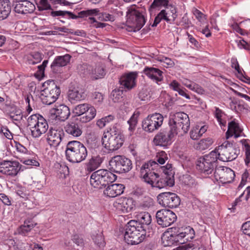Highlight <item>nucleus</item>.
<instances>
[{
    "mask_svg": "<svg viewBox=\"0 0 250 250\" xmlns=\"http://www.w3.org/2000/svg\"><path fill=\"white\" fill-rule=\"evenodd\" d=\"M162 167L155 161L150 160L145 163L141 168V174H144V181L151 187L159 189L166 186L172 187L174 185V179L172 176H160L158 173L155 172V169Z\"/></svg>",
    "mask_w": 250,
    "mask_h": 250,
    "instance_id": "obj_1",
    "label": "nucleus"
},
{
    "mask_svg": "<svg viewBox=\"0 0 250 250\" xmlns=\"http://www.w3.org/2000/svg\"><path fill=\"white\" fill-rule=\"evenodd\" d=\"M124 141V136L117 125H114L107 131L104 132L102 138L103 146L110 151L120 148L123 146Z\"/></svg>",
    "mask_w": 250,
    "mask_h": 250,
    "instance_id": "obj_2",
    "label": "nucleus"
},
{
    "mask_svg": "<svg viewBox=\"0 0 250 250\" xmlns=\"http://www.w3.org/2000/svg\"><path fill=\"white\" fill-rule=\"evenodd\" d=\"M146 13L139 7L135 5L127 8L126 12V24L129 32H136L140 30L146 22Z\"/></svg>",
    "mask_w": 250,
    "mask_h": 250,
    "instance_id": "obj_3",
    "label": "nucleus"
},
{
    "mask_svg": "<svg viewBox=\"0 0 250 250\" xmlns=\"http://www.w3.org/2000/svg\"><path fill=\"white\" fill-rule=\"evenodd\" d=\"M146 236V230L144 226H139L135 220H130L126 225L124 240L128 244L138 245L145 240Z\"/></svg>",
    "mask_w": 250,
    "mask_h": 250,
    "instance_id": "obj_4",
    "label": "nucleus"
},
{
    "mask_svg": "<svg viewBox=\"0 0 250 250\" xmlns=\"http://www.w3.org/2000/svg\"><path fill=\"white\" fill-rule=\"evenodd\" d=\"M66 159L72 163H79L85 160L88 151L84 145L78 141H69L65 151Z\"/></svg>",
    "mask_w": 250,
    "mask_h": 250,
    "instance_id": "obj_5",
    "label": "nucleus"
},
{
    "mask_svg": "<svg viewBox=\"0 0 250 250\" xmlns=\"http://www.w3.org/2000/svg\"><path fill=\"white\" fill-rule=\"evenodd\" d=\"M168 126L177 135L179 133H187L190 127V121L188 116L183 112H176L170 114L169 117Z\"/></svg>",
    "mask_w": 250,
    "mask_h": 250,
    "instance_id": "obj_6",
    "label": "nucleus"
},
{
    "mask_svg": "<svg viewBox=\"0 0 250 250\" xmlns=\"http://www.w3.org/2000/svg\"><path fill=\"white\" fill-rule=\"evenodd\" d=\"M117 176L107 169H101L93 172L90 176V183L94 188H105L114 182Z\"/></svg>",
    "mask_w": 250,
    "mask_h": 250,
    "instance_id": "obj_7",
    "label": "nucleus"
},
{
    "mask_svg": "<svg viewBox=\"0 0 250 250\" xmlns=\"http://www.w3.org/2000/svg\"><path fill=\"white\" fill-rule=\"evenodd\" d=\"M218 159L223 162L235 160L240 153V149L236 143L228 141H225L214 150Z\"/></svg>",
    "mask_w": 250,
    "mask_h": 250,
    "instance_id": "obj_8",
    "label": "nucleus"
},
{
    "mask_svg": "<svg viewBox=\"0 0 250 250\" xmlns=\"http://www.w3.org/2000/svg\"><path fill=\"white\" fill-rule=\"evenodd\" d=\"M44 89L41 91L40 98L43 104L50 105L59 98L61 89L53 80H48L43 83Z\"/></svg>",
    "mask_w": 250,
    "mask_h": 250,
    "instance_id": "obj_9",
    "label": "nucleus"
},
{
    "mask_svg": "<svg viewBox=\"0 0 250 250\" xmlns=\"http://www.w3.org/2000/svg\"><path fill=\"white\" fill-rule=\"evenodd\" d=\"M218 157L215 151L199 157L196 162V168L205 174H211L217 167Z\"/></svg>",
    "mask_w": 250,
    "mask_h": 250,
    "instance_id": "obj_10",
    "label": "nucleus"
},
{
    "mask_svg": "<svg viewBox=\"0 0 250 250\" xmlns=\"http://www.w3.org/2000/svg\"><path fill=\"white\" fill-rule=\"evenodd\" d=\"M27 124L31 130V135L34 138L40 137L48 129L46 120L39 114L31 115L27 119Z\"/></svg>",
    "mask_w": 250,
    "mask_h": 250,
    "instance_id": "obj_11",
    "label": "nucleus"
},
{
    "mask_svg": "<svg viewBox=\"0 0 250 250\" xmlns=\"http://www.w3.org/2000/svg\"><path fill=\"white\" fill-rule=\"evenodd\" d=\"M109 169L111 172L122 174L129 171L132 168V161L123 155H116L109 162Z\"/></svg>",
    "mask_w": 250,
    "mask_h": 250,
    "instance_id": "obj_12",
    "label": "nucleus"
},
{
    "mask_svg": "<svg viewBox=\"0 0 250 250\" xmlns=\"http://www.w3.org/2000/svg\"><path fill=\"white\" fill-rule=\"evenodd\" d=\"M73 113L77 116H81L80 121L87 123L93 119L96 114L95 108L87 104H80L73 109Z\"/></svg>",
    "mask_w": 250,
    "mask_h": 250,
    "instance_id": "obj_13",
    "label": "nucleus"
},
{
    "mask_svg": "<svg viewBox=\"0 0 250 250\" xmlns=\"http://www.w3.org/2000/svg\"><path fill=\"white\" fill-rule=\"evenodd\" d=\"M177 134L169 127L161 129L154 136V144L157 146L167 147L174 141Z\"/></svg>",
    "mask_w": 250,
    "mask_h": 250,
    "instance_id": "obj_14",
    "label": "nucleus"
},
{
    "mask_svg": "<svg viewBox=\"0 0 250 250\" xmlns=\"http://www.w3.org/2000/svg\"><path fill=\"white\" fill-rule=\"evenodd\" d=\"M163 121L164 117L160 113L149 115L142 121V128L146 132H152L162 126Z\"/></svg>",
    "mask_w": 250,
    "mask_h": 250,
    "instance_id": "obj_15",
    "label": "nucleus"
},
{
    "mask_svg": "<svg viewBox=\"0 0 250 250\" xmlns=\"http://www.w3.org/2000/svg\"><path fill=\"white\" fill-rule=\"evenodd\" d=\"M172 241L179 244H183L190 241L195 237V231L190 226L178 228L176 231L170 234Z\"/></svg>",
    "mask_w": 250,
    "mask_h": 250,
    "instance_id": "obj_16",
    "label": "nucleus"
},
{
    "mask_svg": "<svg viewBox=\"0 0 250 250\" xmlns=\"http://www.w3.org/2000/svg\"><path fill=\"white\" fill-rule=\"evenodd\" d=\"M158 203L164 207L176 208L180 204V197L175 193L171 192H163L157 196Z\"/></svg>",
    "mask_w": 250,
    "mask_h": 250,
    "instance_id": "obj_17",
    "label": "nucleus"
},
{
    "mask_svg": "<svg viewBox=\"0 0 250 250\" xmlns=\"http://www.w3.org/2000/svg\"><path fill=\"white\" fill-rule=\"evenodd\" d=\"M156 219L159 225L163 228H166L176 221L177 216L170 210L162 209L157 211Z\"/></svg>",
    "mask_w": 250,
    "mask_h": 250,
    "instance_id": "obj_18",
    "label": "nucleus"
},
{
    "mask_svg": "<svg viewBox=\"0 0 250 250\" xmlns=\"http://www.w3.org/2000/svg\"><path fill=\"white\" fill-rule=\"evenodd\" d=\"M214 176L217 181L222 184L231 182L235 177L234 172L230 168L219 167L215 169Z\"/></svg>",
    "mask_w": 250,
    "mask_h": 250,
    "instance_id": "obj_19",
    "label": "nucleus"
},
{
    "mask_svg": "<svg viewBox=\"0 0 250 250\" xmlns=\"http://www.w3.org/2000/svg\"><path fill=\"white\" fill-rule=\"evenodd\" d=\"M21 165L18 161H4L0 163V172L12 177L17 175Z\"/></svg>",
    "mask_w": 250,
    "mask_h": 250,
    "instance_id": "obj_20",
    "label": "nucleus"
},
{
    "mask_svg": "<svg viewBox=\"0 0 250 250\" xmlns=\"http://www.w3.org/2000/svg\"><path fill=\"white\" fill-rule=\"evenodd\" d=\"M99 10L98 9H89L82 11L78 13V15H76L73 13L68 11H52L50 12V15L52 17L62 16L68 15L70 19H77L78 18H83L88 16L97 15Z\"/></svg>",
    "mask_w": 250,
    "mask_h": 250,
    "instance_id": "obj_21",
    "label": "nucleus"
},
{
    "mask_svg": "<svg viewBox=\"0 0 250 250\" xmlns=\"http://www.w3.org/2000/svg\"><path fill=\"white\" fill-rule=\"evenodd\" d=\"M138 76L137 72H131L122 75L119 79V83L122 86L121 88L126 90H129L136 85V79Z\"/></svg>",
    "mask_w": 250,
    "mask_h": 250,
    "instance_id": "obj_22",
    "label": "nucleus"
},
{
    "mask_svg": "<svg viewBox=\"0 0 250 250\" xmlns=\"http://www.w3.org/2000/svg\"><path fill=\"white\" fill-rule=\"evenodd\" d=\"M14 11L18 14L25 15L33 12L35 6L32 2L27 0H20L13 3Z\"/></svg>",
    "mask_w": 250,
    "mask_h": 250,
    "instance_id": "obj_23",
    "label": "nucleus"
},
{
    "mask_svg": "<svg viewBox=\"0 0 250 250\" xmlns=\"http://www.w3.org/2000/svg\"><path fill=\"white\" fill-rule=\"evenodd\" d=\"M64 135L63 130L50 128L47 133V141L50 146H58Z\"/></svg>",
    "mask_w": 250,
    "mask_h": 250,
    "instance_id": "obj_24",
    "label": "nucleus"
},
{
    "mask_svg": "<svg viewBox=\"0 0 250 250\" xmlns=\"http://www.w3.org/2000/svg\"><path fill=\"white\" fill-rule=\"evenodd\" d=\"M143 72L149 78L158 84L163 80V72L157 68L146 66L144 68Z\"/></svg>",
    "mask_w": 250,
    "mask_h": 250,
    "instance_id": "obj_25",
    "label": "nucleus"
},
{
    "mask_svg": "<svg viewBox=\"0 0 250 250\" xmlns=\"http://www.w3.org/2000/svg\"><path fill=\"white\" fill-rule=\"evenodd\" d=\"M104 191L105 196L109 198H114L122 194L125 188L124 185L121 184H109Z\"/></svg>",
    "mask_w": 250,
    "mask_h": 250,
    "instance_id": "obj_26",
    "label": "nucleus"
},
{
    "mask_svg": "<svg viewBox=\"0 0 250 250\" xmlns=\"http://www.w3.org/2000/svg\"><path fill=\"white\" fill-rule=\"evenodd\" d=\"M65 132L74 137H79L82 134V125L78 122H69L64 127Z\"/></svg>",
    "mask_w": 250,
    "mask_h": 250,
    "instance_id": "obj_27",
    "label": "nucleus"
},
{
    "mask_svg": "<svg viewBox=\"0 0 250 250\" xmlns=\"http://www.w3.org/2000/svg\"><path fill=\"white\" fill-rule=\"evenodd\" d=\"M51 114L55 116L57 120L64 121L68 118L70 112L68 106L64 104H60L51 110Z\"/></svg>",
    "mask_w": 250,
    "mask_h": 250,
    "instance_id": "obj_28",
    "label": "nucleus"
},
{
    "mask_svg": "<svg viewBox=\"0 0 250 250\" xmlns=\"http://www.w3.org/2000/svg\"><path fill=\"white\" fill-rule=\"evenodd\" d=\"M243 128H242L239 124L234 120L231 121L228 124V130L226 133V138L228 139L229 137L234 135L235 138L240 136H245L243 133Z\"/></svg>",
    "mask_w": 250,
    "mask_h": 250,
    "instance_id": "obj_29",
    "label": "nucleus"
},
{
    "mask_svg": "<svg viewBox=\"0 0 250 250\" xmlns=\"http://www.w3.org/2000/svg\"><path fill=\"white\" fill-rule=\"evenodd\" d=\"M68 100L71 103L80 101L85 98L84 92L81 88L77 87L70 88L67 93Z\"/></svg>",
    "mask_w": 250,
    "mask_h": 250,
    "instance_id": "obj_30",
    "label": "nucleus"
},
{
    "mask_svg": "<svg viewBox=\"0 0 250 250\" xmlns=\"http://www.w3.org/2000/svg\"><path fill=\"white\" fill-rule=\"evenodd\" d=\"M115 206L123 212H129L134 208V204L132 198H123L116 202Z\"/></svg>",
    "mask_w": 250,
    "mask_h": 250,
    "instance_id": "obj_31",
    "label": "nucleus"
},
{
    "mask_svg": "<svg viewBox=\"0 0 250 250\" xmlns=\"http://www.w3.org/2000/svg\"><path fill=\"white\" fill-rule=\"evenodd\" d=\"M71 56L69 54L57 57L51 65V68L54 73H57L58 68L65 66L69 62Z\"/></svg>",
    "mask_w": 250,
    "mask_h": 250,
    "instance_id": "obj_32",
    "label": "nucleus"
},
{
    "mask_svg": "<svg viewBox=\"0 0 250 250\" xmlns=\"http://www.w3.org/2000/svg\"><path fill=\"white\" fill-rule=\"evenodd\" d=\"M103 162V159L99 156H93L86 163L85 170L91 172L98 168Z\"/></svg>",
    "mask_w": 250,
    "mask_h": 250,
    "instance_id": "obj_33",
    "label": "nucleus"
},
{
    "mask_svg": "<svg viewBox=\"0 0 250 250\" xmlns=\"http://www.w3.org/2000/svg\"><path fill=\"white\" fill-rule=\"evenodd\" d=\"M11 11L10 2L9 0H0V21L8 18Z\"/></svg>",
    "mask_w": 250,
    "mask_h": 250,
    "instance_id": "obj_34",
    "label": "nucleus"
},
{
    "mask_svg": "<svg viewBox=\"0 0 250 250\" xmlns=\"http://www.w3.org/2000/svg\"><path fill=\"white\" fill-rule=\"evenodd\" d=\"M43 55L39 52H32L26 55L24 59L26 63L30 65H35L40 62L43 59Z\"/></svg>",
    "mask_w": 250,
    "mask_h": 250,
    "instance_id": "obj_35",
    "label": "nucleus"
},
{
    "mask_svg": "<svg viewBox=\"0 0 250 250\" xmlns=\"http://www.w3.org/2000/svg\"><path fill=\"white\" fill-rule=\"evenodd\" d=\"M137 220H135L139 224V226H144L145 230L146 228L151 222V216L147 212H142L137 215Z\"/></svg>",
    "mask_w": 250,
    "mask_h": 250,
    "instance_id": "obj_36",
    "label": "nucleus"
},
{
    "mask_svg": "<svg viewBox=\"0 0 250 250\" xmlns=\"http://www.w3.org/2000/svg\"><path fill=\"white\" fill-rule=\"evenodd\" d=\"M214 109L213 115L215 118L217 119L221 128L225 130L224 128L226 127L227 124V121L226 120V114L219 107H214Z\"/></svg>",
    "mask_w": 250,
    "mask_h": 250,
    "instance_id": "obj_37",
    "label": "nucleus"
},
{
    "mask_svg": "<svg viewBox=\"0 0 250 250\" xmlns=\"http://www.w3.org/2000/svg\"><path fill=\"white\" fill-rule=\"evenodd\" d=\"M213 143L212 139L210 138L201 140L195 146V148L199 150H204L208 148Z\"/></svg>",
    "mask_w": 250,
    "mask_h": 250,
    "instance_id": "obj_38",
    "label": "nucleus"
},
{
    "mask_svg": "<svg viewBox=\"0 0 250 250\" xmlns=\"http://www.w3.org/2000/svg\"><path fill=\"white\" fill-rule=\"evenodd\" d=\"M34 225L30 221H25L24 224L21 225L18 231L19 234L24 236L27 235L28 233L34 227Z\"/></svg>",
    "mask_w": 250,
    "mask_h": 250,
    "instance_id": "obj_39",
    "label": "nucleus"
},
{
    "mask_svg": "<svg viewBox=\"0 0 250 250\" xmlns=\"http://www.w3.org/2000/svg\"><path fill=\"white\" fill-rule=\"evenodd\" d=\"M206 130L205 126H202L200 129L199 127H196L190 131V137L192 140H197L206 132Z\"/></svg>",
    "mask_w": 250,
    "mask_h": 250,
    "instance_id": "obj_40",
    "label": "nucleus"
},
{
    "mask_svg": "<svg viewBox=\"0 0 250 250\" xmlns=\"http://www.w3.org/2000/svg\"><path fill=\"white\" fill-rule=\"evenodd\" d=\"M140 115L139 111H135L131 116L129 120L127 121L129 125V130L131 131H133L138 123V118Z\"/></svg>",
    "mask_w": 250,
    "mask_h": 250,
    "instance_id": "obj_41",
    "label": "nucleus"
},
{
    "mask_svg": "<svg viewBox=\"0 0 250 250\" xmlns=\"http://www.w3.org/2000/svg\"><path fill=\"white\" fill-rule=\"evenodd\" d=\"M123 88L115 89L112 90L110 98L115 103L121 102L123 98Z\"/></svg>",
    "mask_w": 250,
    "mask_h": 250,
    "instance_id": "obj_42",
    "label": "nucleus"
},
{
    "mask_svg": "<svg viewBox=\"0 0 250 250\" xmlns=\"http://www.w3.org/2000/svg\"><path fill=\"white\" fill-rule=\"evenodd\" d=\"M92 239L95 244L99 248L104 247L105 245L104 237L102 232L100 233L93 234Z\"/></svg>",
    "mask_w": 250,
    "mask_h": 250,
    "instance_id": "obj_43",
    "label": "nucleus"
},
{
    "mask_svg": "<svg viewBox=\"0 0 250 250\" xmlns=\"http://www.w3.org/2000/svg\"><path fill=\"white\" fill-rule=\"evenodd\" d=\"M105 74V72L104 67L100 65L96 66L92 70V75L95 79L102 78Z\"/></svg>",
    "mask_w": 250,
    "mask_h": 250,
    "instance_id": "obj_44",
    "label": "nucleus"
},
{
    "mask_svg": "<svg viewBox=\"0 0 250 250\" xmlns=\"http://www.w3.org/2000/svg\"><path fill=\"white\" fill-rule=\"evenodd\" d=\"M242 145L244 146V149L245 152L246 158L245 163L248 165L250 162V145L248 143V140L243 139L240 141Z\"/></svg>",
    "mask_w": 250,
    "mask_h": 250,
    "instance_id": "obj_45",
    "label": "nucleus"
},
{
    "mask_svg": "<svg viewBox=\"0 0 250 250\" xmlns=\"http://www.w3.org/2000/svg\"><path fill=\"white\" fill-rule=\"evenodd\" d=\"M180 180L182 184L188 187H193L196 185L195 179L188 174L183 175Z\"/></svg>",
    "mask_w": 250,
    "mask_h": 250,
    "instance_id": "obj_46",
    "label": "nucleus"
},
{
    "mask_svg": "<svg viewBox=\"0 0 250 250\" xmlns=\"http://www.w3.org/2000/svg\"><path fill=\"white\" fill-rule=\"evenodd\" d=\"M162 20L166 21L167 22H169V21L170 20V19H168V18H167V17L165 15V10H161L155 18L154 22L151 25V26L156 27Z\"/></svg>",
    "mask_w": 250,
    "mask_h": 250,
    "instance_id": "obj_47",
    "label": "nucleus"
},
{
    "mask_svg": "<svg viewBox=\"0 0 250 250\" xmlns=\"http://www.w3.org/2000/svg\"><path fill=\"white\" fill-rule=\"evenodd\" d=\"M168 2L167 0H154L150 6V10L155 8L159 9L163 6H167Z\"/></svg>",
    "mask_w": 250,
    "mask_h": 250,
    "instance_id": "obj_48",
    "label": "nucleus"
},
{
    "mask_svg": "<svg viewBox=\"0 0 250 250\" xmlns=\"http://www.w3.org/2000/svg\"><path fill=\"white\" fill-rule=\"evenodd\" d=\"M185 85L189 89L194 91L199 94H202L204 92L202 87L195 83H185Z\"/></svg>",
    "mask_w": 250,
    "mask_h": 250,
    "instance_id": "obj_49",
    "label": "nucleus"
},
{
    "mask_svg": "<svg viewBox=\"0 0 250 250\" xmlns=\"http://www.w3.org/2000/svg\"><path fill=\"white\" fill-rule=\"evenodd\" d=\"M16 194L20 197L27 200L30 195L29 191L25 187H21L16 190Z\"/></svg>",
    "mask_w": 250,
    "mask_h": 250,
    "instance_id": "obj_50",
    "label": "nucleus"
},
{
    "mask_svg": "<svg viewBox=\"0 0 250 250\" xmlns=\"http://www.w3.org/2000/svg\"><path fill=\"white\" fill-rule=\"evenodd\" d=\"M167 159V154L164 151L158 152L156 156V161L161 165L165 164Z\"/></svg>",
    "mask_w": 250,
    "mask_h": 250,
    "instance_id": "obj_51",
    "label": "nucleus"
},
{
    "mask_svg": "<svg viewBox=\"0 0 250 250\" xmlns=\"http://www.w3.org/2000/svg\"><path fill=\"white\" fill-rule=\"evenodd\" d=\"M172 9L171 10L167 11L165 10V15L167 17V18H168V19H170L169 22L173 21L177 16L176 9L174 7H172Z\"/></svg>",
    "mask_w": 250,
    "mask_h": 250,
    "instance_id": "obj_52",
    "label": "nucleus"
},
{
    "mask_svg": "<svg viewBox=\"0 0 250 250\" xmlns=\"http://www.w3.org/2000/svg\"><path fill=\"white\" fill-rule=\"evenodd\" d=\"M0 200L5 205L9 206L12 205V198L5 193H0Z\"/></svg>",
    "mask_w": 250,
    "mask_h": 250,
    "instance_id": "obj_53",
    "label": "nucleus"
},
{
    "mask_svg": "<svg viewBox=\"0 0 250 250\" xmlns=\"http://www.w3.org/2000/svg\"><path fill=\"white\" fill-rule=\"evenodd\" d=\"M144 192L145 190L144 188L138 186H135L133 188L132 194L136 197H140L143 195Z\"/></svg>",
    "mask_w": 250,
    "mask_h": 250,
    "instance_id": "obj_54",
    "label": "nucleus"
},
{
    "mask_svg": "<svg viewBox=\"0 0 250 250\" xmlns=\"http://www.w3.org/2000/svg\"><path fill=\"white\" fill-rule=\"evenodd\" d=\"M188 248L191 249V250L187 249H184V248H182L181 249L183 250H206L205 247L202 245H198L196 246L195 244H188Z\"/></svg>",
    "mask_w": 250,
    "mask_h": 250,
    "instance_id": "obj_55",
    "label": "nucleus"
},
{
    "mask_svg": "<svg viewBox=\"0 0 250 250\" xmlns=\"http://www.w3.org/2000/svg\"><path fill=\"white\" fill-rule=\"evenodd\" d=\"M89 20L90 21L92 26L96 28H104L106 24L103 22H100L96 21L95 18L93 17H89Z\"/></svg>",
    "mask_w": 250,
    "mask_h": 250,
    "instance_id": "obj_56",
    "label": "nucleus"
},
{
    "mask_svg": "<svg viewBox=\"0 0 250 250\" xmlns=\"http://www.w3.org/2000/svg\"><path fill=\"white\" fill-rule=\"evenodd\" d=\"M72 240L77 246H83L84 244L83 238L78 234L73 235Z\"/></svg>",
    "mask_w": 250,
    "mask_h": 250,
    "instance_id": "obj_57",
    "label": "nucleus"
},
{
    "mask_svg": "<svg viewBox=\"0 0 250 250\" xmlns=\"http://www.w3.org/2000/svg\"><path fill=\"white\" fill-rule=\"evenodd\" d=\"M38 7L40 10L52 9L51 6L48 3L47 0H41L40 6Z\"/></svg>",
    "mask_w": 250,
    "mask_h": 250,
    "instance_id": "obj_58",
    "label": "nucleus"
},
{
    "mask_svg": "<svg viewBox=\"0 0 250 250\" xmlns=\"http://www.w3.org/2000/svg\"><path fill=\"white\" fill-rule=\"evenodd\" d=\"M243 232L250 237V221L244 223L241 227Z\"/></svg>",
    "mask_w": 250,
    "mask_h": 250,
    "instance_id": "obj_59",
    "label": "nucleus"
},
{
    "mask_svg": "<svg viewBox=\"0 0 250 250\" xmlns=\"http://www.w3.org/2000/svg\"><path fill=\"white\" fill-rule=\"evenodd\" d=\"M138 97L141 101H147L149 98L148 92L146 90H142L140 91L138 94Z\"/></svg>",
    "mask_w": 250,
    "mask_h": 250,
    "instance_id": "obj_60",
    "label": "nucleus"
},
{
    "mask_svg": "<svg viewBox=\"0 0 250 250\" xmlns=\"http://www.w3.org/2000/svg\"><path fill=\"white\" fill-rule=\"evenodd\" d=\"M231 66L232 68H234L237 73L241 72L242 70L240 69L239 63L237 60V59L235 58H232L231 59Z\"/></svg>",
    "mask_w": 250,
    "mask_h": 250,
    "instance_id": "obj_61",
    "label": "nucleus"
},
{
    "mask_svg": "<svg viewBox=\"0 0 250 250\" xmlns=\"http://www.w3.org/2000/svg\"><path fill=\"white\" fill-rule=\"evenodd\" d=\"M236 76L241 81L250 84V78L246 75H244L242 71L237 74Z\"/></svg>",
    "mask_w": 250,
    "mask_h": 250,
    "instance_id": "obj_62",
    "label": "nucleus"
},
{
    "mask_svg": "<svg viewBox=\"0 0 250 250\" xmlns=\"http://www.w3.org/2000/svg\"><path fill=\"white\" fill-rule=\"evenodd\" d=\"M10 117L13 120L20 121L22 118V115L20 110H17L14 114L11 113L10 115Z\"/></svg>",
    "mask_w": 250,
    "mask_h": 250,
    "instance_id": "obj_63",
    "label": "nucleus"
},
{
    "mask_svg": "<svg viewBox=\"0 0 250 250\" xmlns=\"http://www.w3.org/2000/svg\"><path fill=\"white\" fill-rule=\"evenodd\" d=\"M181 87V84L176 80L172 81L169 84V87L177 92L180 90Z\"/></svg>",
    "mask_w": 250,
    "mask_h": 250,
    "instance_id": "obj_64",
    "label": "nucleus"
}]
</instances>
